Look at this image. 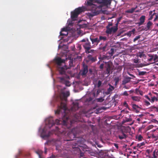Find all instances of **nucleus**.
<instances>
[{
  "instance_id": "obj_1",
  "label": "nucleus",
  "mask_w": 158,
  "mask_h": 158,
  "mask_svg": "<svg viewBox=\"0 0 158 158\" xmlns=\"http://www.w3.org/2000/svg\"><path fill=\"white\" fill-rule=\"evenodd\" d=\"M112 0H88L85 2L87 6H92L91 15L93 16L101 13L102 8L110 4Z\"/></svg>"
},
{
  "instance_id": "obj_2",
  "label": "nucleus",
  "mask_w": 158,
  "mask_h": 158,
  "mask_svg": "<svg viewBox=\"0 0 158 158\" xmlns=\"http://www.w3.org/2000/svg\"><path fill=\"white\" fill-rule=\"evenodd\" d=\"M54 62L57 65V69L60 74H65L66 71L69 68L64 65V66H61L62 64L65 63V60L62 59L58 57H55L54 59Z\"/></svg>"
},
{
  "instance_id": "obj_3",
  "label": "nucleus",
  "mask_w": 158,
  "mask_h": 158,
  "mask_svg": "<svg viewBox=\"0 0 158 158\" xmlns=\"http://www.w3.org/2000/svg\"><path fill=\"white\" fill-rule=\"evenodd\" d=\"M63 96L60 97V99L61 103L60 105H59L57 110L55 111V114H59L61 111V110H63L65 112L67 109L66 102L67 98L69 95V92H67L62 94Z\"/></svg>"
},
{
  "instance_id": "obj_4",
  "label": "nucleus",
  "mask_w": 158,
  "mask_h": 158,
  "mask_svg": "<svg viewBox=\"0 0 158 158\" xmlns=\"http://www.w3.org/2000/svg\"><path fill=\"white\" fill-rule=\"evenodd\" d=\"M82 8L79 7L75 9L71 13V19L73 20H76L78 17V16L83 11Z\"/></svg>"
},
{
  "instance_id": "obj_5",
  "label": "nucleus",
  "mask_w": 158,
  "mask_h": 158,
  "mask_svg": "<svg viewBox=\"0 0 158 158\" xmlns=\"http://www.w3.org/2000/svg\"><path fill=\"white\" fill-rule=\"evenodd\" d=\"M60 121L58 119H56L54 122L52 118H51L48 119L46 122V124L48 126V127L50 128L52 127L55 124L58 125L60 124Z\"/></svg>"
},
{
  "instance_id": "obj_6",
  "label": "nucleus",
  "mask_w": 158,
  "mask_h": 158,
  "mask_svg": "<svg viewBox=\"0 0 158 158\" xmlns=\"http://www.w3.org/2000/svg\"><path fill=\"white\" fill-rule=\"evenodd\" d=\"M148 96L145 95V97L148 99L149 101L151 103H153L155 101L157 102V100H156V99L155 96L154 95L153 93H149L148 94Z\"/></svg>"
},
{
  "instance_id": "obj_7",
  "label": "nucleus",
  "mask_w": 158,
  "mask_h": 158,
  "mask_svg": "<svg viewBox=\"0 0 158 158\" xmlns=\"http://www.w3.org/2000/svg\"><path fill=\"white\" fill-rule=\"evenodd\" d=\"M79 147L81 148V146H79L77 143L74 142L71 143L70 148L74 149V151H76L78 152L81 151V149Z\"/></svg>"
},
{
  "instance_id": "obj_8",
  "label": "nucleus",
  "mask_w": 158,
  "mask_h": 158,
  "mask_svg": "<svg viewBox=\"0 0 158 158\" xmlns=\"http://www.w3.org/2000/svg\"><path fill=\"white\" fill-rule=\"evenodd\" d=\"M106 33L107 34H111L112 33H115L118 30V28L114 27L113 26L111 27H106Z\"/></svg>"
},
{
  "instance_id": "obj_9",
  "label": "nucleus",
  "mask_w": 158,
  "mask_h": 158,
  "mask_svg": "<svg viewBox=\"0 0 158 158\" xmlns=\"http://www.w3.org/2000/svg\"><path fill=\"white\" fill-rule=\"evenodd\" d=\"M88 72V66L85 64L83 65V68L80 72V74L82 76H86Z\"/></svg>"
},
{
  "instance_id": "obj_10",
  "label": "nucleus",
  "mask_w": 158,
  "mask_h": 158,
  "mask_svg": "<svg viewBox=\"0 0 158 158\" xmlns=\"http://www.w3.org/2000/svg\"><path fill=\"white\" fill-rule=\"evenodd\" d=\"M75 129H73L71 132H69L68 134V136L70 137V139L69 140H67V141L69 140H72L75 137L76 135L75 133H74V131L75 130Z\"/></svg>"
},
{
  "instance_id": "obj_11",
  "label": "nucleus",
  "mask_w": 158,
  "mask_h": 158,
  "mask_svg": "<svg viewBox=\"0 0 158 158\" xmlns=\"http://www.w3.org/2000/svg\"><path fill=\"white\" fill-rule=\"evenodd\" d=\"M131 79V78L128 76H125L122 81V85H125L126 84L130 82Z\"/></svg>"
},
{
  "instance_id": "obj_12",
  "label": "nucleus",
  "mask_w": 158,
  "mask_h": 158,
  "mask_svg": "<svg viewBox=\"0 0 158 158\" xmlns=\"http://www.w3.org/2000/svg\"><path fill=\"white\" fill-rule=\"evenodd\" d=\"M86 51L89 50L91 48L90 43L89 42L88 40L87 39L86 43L83 45Z\"/></svg>"
},
{
  "instance_id": "obj_13",
  "label": "nucleus",
  "mask_w": 158,
  "mask_h": 158,
  "mask_svg": "<svg viewBox=\"0 0 158 158\" xmlns=\"http://www.w3.org/2000/svg\"><path fill=\"white\" fill-rule=\"evenodd\" d=\"M65 76V77H59V78L60 79V81L62 83H64V82H65V84L66 85H67L68 86H69V85H67V83H69V82L68 81H67L65 79V78H69V77L68 76H67L66 73L65 74H64Z\"/></svg>"
},
{
  "instance_id": "obj_14",
  "label": "nucleus",
  "mask_w": 158,
  "mask_h": 158,
  "mask_svg": "<svg viewBox=\"0 0 158 158\" xmlns=\"http://www.w3.org/2000/svg\"><path fill=\"white\" fill-rule=\"evenodd\" d=\"M90 40L92 44L94 45H97L98 43L100 42L99 39L98 37H95L94 38H90Z\"/></svg>"
},
{
  "instance_id": "obj_15",
  "label": "nucleus",
  "mask_w": 158,
  "mask_h": 158,
  "mask_svg": "<svg viewBox=\"0 0 158 158\" xmlns=\"http://www.w3.org/2000/svg\"><path fill=\"white\" fill-rule=\"evenodd\" d=\"M73 106L72 107V110L73 111H76L77 110L79 107L78 106V103L77 102H73Z\"/></svg>"
},
{
  "instance_id": "obj_16",
  "label": "nucleus",
  "mask_w": 158,
  "mask_h": 158,
  "mask_svg": "<svg viewBox=\"0 0 158 158\" xmlns=\"http://www.w3.org/2000/svg\"><path fill=\"white\" fill-rule=\"evenodd\" d=\"M87 58L89 61H91L92 62H94L97 60L96 57H94L91 55H89L87 56Z\"/></svg>"
},
{
  "instance_id": "obj_17",
  "label": "nucleus",
  "mask_w": 158,
  "mask_h": 158,
  "mask_svg": "<svg viewBox=\"0 0 158 158\" xmlns=\"http://www.w3.org/2000/svg\"><path fill=\"white\" fill-rule=\"evenodd\" d=\"M68 34L67 30L66 28H63L62 29L61 31L60 32V35H66Z\"/></svg>"
},
{
  "instance_id": "obj_18",
  "label": "nucleus",
  "mask_w": 158,
  "mask_h": 158,
  "mask_svg": "<svg viewBox=\"0 0 158 158\" xmlns=\"http://www.w3.org/2000/svg\"><path fill=\"white\" fill-rule=\"evenodd\" d=\"M107 44H106L102 46V44H101L100 45V47L99 48L100 50L102 51V52L106 51L108 49L107 47Z\"/></svg>"
},
{
  "instance_id": "obj_19",
  "label": "nucleus",
  "mask_w": 158,
  "mask_h": 158,
  "mask_svg": "<svg viewBox=\"0 0 158 158\" xmlns=\"http://www.w3.org/2000/svg\"><path fill=\"white\" fill-rule=\"evenodd\" d=\"M145 17L144 15H143L140 18L139 22L137 24L139 26H140L145 21Z\"/></svg>"
},
{
  "instance_id": "obj_20",
  "label": "nucleus",
  "mask_w": 158,
  "mask_h": 158,
  "mask_svg": "<svg viewBox=\"0 0 158 158\" xmlns=\"http://www.w3.org/2000/svg\"><path fill=\"white\" fill-rule=\"evenodd\" d=\"M118 138L120 139H123L127 138V136L122 131L121 133L118 135Z\"/></svg>"
},
{
  "instance_id": "obj_21",
  "label": "nucleus",
  "mask_w": 158,
  "mask_h": 158,
  "mask_svg": "<svg viewBox=\"0 0 158 158\" xmlns=\"http://www.w3.org/2000/svg\"><path fill=\"white\" fill-rule=\"evenodd\" d=\"M132 107L136 113L139 112V111L137 109V108H140V107L138 105L135 104H132Z\"/></svg>"
},
{
  "instance_id": "obj_22",
  "label": "nucleus",
  "mask_w": 158,
  "mask_h": 158,
  "mask_svg": "<svg viewBox=\"0 0 158 158\" xmlns=\"http://www.w3.org/2000/svg\"><path fill=\"white\" fill-rule=\"evenodd\" d=\"M152 22H151L150 21H149L148 23H147V29L146 28L143 29V28H142V29L143 30H145L147 31V30L150 29V27L152 25Z\"/></svg>"
},
{
  "instance_id": "obj_23",
  "label": "nucleus",
  "mask_w": 158,
  "mask_h": 158,
  "mask_svg": "<svg viewBox=\"0 0 158 158\" xmlns=\"http://www.w3.org/2000/svg\"><path fill=\"white\" fill-rule=\"evenodd\" d=\"M51 134V133L49 131L47 134H43L42 133L41 135V136L42 138L45 139L48 138L50 135Z\"/></svg>"
},
{
  "instance_id": "obj_24",
  "label": "nucleus",
  "mask_w": 158,
  "mask_h": 158,
  "mask_svg": "<svg viewBox=\"0 0 158 158\" xmlns=\"http://www.w3.org/2000/svg\"><path fill=\"white\" fill-rule=\"evenodd\" d=\"M131 98L133 101L139 102L140 101V98L137 96H132L131 97Z\"/></svg>"
},
{
  "instance_id": "obj_25",
  "label": "nucleus",
  "mask_w": 158,
  "mask_h": 158,
  "mask_svg": "<svg viewBox=\"0 0 158 158\" xmlns=\"http://www.w3.org/2000/svg\"><path fill=\"white\" fill-rule=\"evenodd\" d=\"M135 31V29H133L131 31H129L127 33L126 35L129 37L131 36L132 34H134Z\"/></svg>"
},
{
  "instance_id": "obj_26",
  "label": "nucleus",
  "mask_w": 158,
  "mask_h": 158,
  "mask_svg": "<svg viewBox=\"0 0 158 158\" xmlns=\"http://www.w3.org/2000/svg\"><path fill=\"white\" fill-rule=\"evenodd\" d=\"M99 59L100 60H108L109 59V57L105 55H103L102 56H100L99 57Z\"/></svg>"
},
{
  "instance_id": "obj_27",
  "label": "nucleus",
  "mask_w": 158,
  "mask_h": 158,
  "mask_svg": "<svg viewBox=\"0 0 158 158\" xmlns=\"http://www.w3.org/2000/svg\"><path fill=\"white\" fill-rule=\"evenodd\" d=\"M99 42L100 41L103 40V41H105L107 40V37L106 36H99L98 38Z\"/></svg>"
},
{
  "instance_id": "obj_28",
  "label": "nucleus",
  "mask_w": 158,
  "mask_h": 158,
  "mask_svg": "<svg viewBox=\"0 0 158 158\" xmlns=\"http://www.w3.org/2000/svg\"><path fill=\"white\" fill-rule=\"evenodd\" d=\"M148 56L149 57V58L148 59V61L153 63V55L149 54Z\"/></svg>"
},
{
  "instance_id": "obj_29",
  "label": "nucleus",
  "mask_w": 158,
  "mask_h": 158,
  "mask_svg": "<svg viewBox=\"0 0 158 158\" xmlns=\"http://www.w3.org/2000/svg\"><path fill=\"white\" fill-rule=\"evenodd\" d=\"M73 59H70L69 61V67H67L69 68L68 69H69L72 67L73 66Z\"/></svg>"
},
{
  "instance_id": "obj_30",
  "label": "nucleus",
  "mask_w": 158,
  "mask_h": 158,
  "mask_svg": "<svg viewBox=\"0 0 158 158\" xmlns=\"http://www.w3.org/2000/svg\"><path fill=\"white\" fill-rule=\"evenodd\" d=\"M153 11H150L149 12V15H151V16H150V18H149L148 20H151L153 18V16L156 14V13H154L153 14H152Z\"/></svg>"
},
{
  "instance_id": "obj_31",
  "label": "nucleus",
  "mask_w": 158,
  "mask_h": 158,
  "mask_svg": "<svg viewBox=\"0 0 158 158\" xmlns=\"http://www.w3.org/2000/svg\"><path fill=\"white\" fill-rule=\"evenodd\" d=\"M135 9V8H131L130 9L126 10L125 12L126 13H132L134 11Z\"/></svg>"
},
{
  "instance_id": "obj_32",
  "label": "nucleus",
  "mask_w": 158,
  "mask_h": 158,
  "mask_svg": "<svg viewBox=\"0 0 158 158\" xmlns=\"http://www.w3.org/2000/svg\"><path fill=\"white\" fill-rule=\"evenodd\" d=\"M153 63H154L158 61V56L157 55H153Z\"/></svg>"
},
{
  "instance_id": "obj_33",
  "label": "nucleus",
  "mask_w": 158,
  "mask_h": 158,
  "mask_svg": "<svg viewBox=\"0 0 158 158\" xmlns=\"http://www.w3.org/2000/svg\"><path fill=\"white\" fill-rule=\"evenodd\" d=\"M110 87L107 89V91L109 93L112 91L114 89V87L113 86H112L110 85Z\"/></svg>"
},
{
  "instance_id": "obj_34",
  "label": "nucleus",
  "mask_w": 158,
  "mask_h": 158,
  "mask_svg": "<svg viewBox=\"0 0 158 158\" xmlns=\"http://www.w3.org/2000/svg\"><path fill=\"white\" fill-rule=\"evenodd\" d=\"M114 49L113 48H111L110 51L108 52V53L110 55V56H113L114 52Z\"/></svg>"
},
{
  "instance_id": "obj_35",
  "label": "nucleus",
  "mask_w": 158,
  "mask_h": 158,
  "mask_svg": "<svg viewBox=\"0 0 158 158\" xmlns=\"http://www.w3.org/2000/svg\"><path fill=\"white\" fill-rule=\"evenodd\" d=\"M119 80L120 79L118 77H117L115 78L114 80L115 82V85H117L118 84Z\"/></svg>"
},
{
  "instance_id": "obj_36",
  "label": "nucleus",
  "mask_w": 158,
  "mask_h": 158,
  "mask_svg": "<svg viewBox=\"0 0 158 158\" xmlns=\"http://www.w3.org/2000/svg\"><path fill=\"white\" fill-rule=\"evenodd\" d=\"M151 109L153 110L154 111L158 112V107L154 106L151 107Z\"/></svg>"
},
{
  "instance_id": "obj_37",
  "label": "nucleus",
  "mask_w": 158,
  "mask_h": 158,
  "mask_svg": "<svg viewBox=\"0 0 158 158\" xmlns=\"http://www.w3.org/2000/svg\"><path fill=\"white\" fill-rule=\"evenodd\" d=\"M145 144L144 142H143L141 143H138L137 144V147H138V148H139L142 146L144 145Z\"/></svg>"
},
{
  "instance_id": "obj_38",
  "label": "nucleus",
  "mask_w": 158,
  "mask_h": 158,
  "mask_svg": "<svg viewBox=\"0 0 158 158\" xmlns=\"http://www.w3.org/2000/svg\"><path fill=\"white\" fill-rule=\"evenodd\" d=\"M146 73V72L144 71H138V75L139 76L144 75Z\"/></svg>"
},
{
  "instance_id": "obj_39",
  "label": "nucleus",
  "mask_w": 158,
  "mask_h": 158,
  "mask_svg": "<svg viewBox=\"0 0 158 158\" xmlns=\"http://www.w3.org/2000/svg\"><path fill=\"white\" fill-rule=\"evenodd\" d=\"M157 155H158L157 153H156V150H155L153 152V156L152 157V158H157Z\"/></svg>"
},
{
  "instance_id": "obj_40",
  "label": "nucleus",
  "mask_w": 158,
  "mask_h": 158,
  "mask_svg": "<svg viewBox=\"0 0 158 158\" xmlns=\"http://www.w3.org/2000/svg\"><path fill=\"white\" fill-rule=\"evenodd\" d=\"M146 65L145 64L141 63L140 64H138L137 65L136 67H142L143 66H146Z\"/></svg>"
},
{
  "instance_id": "obj_41",
  "label": "nucleus",
  "mask_w": 158,
  "mask_h": 158,
  "mask_svg": "<svg viewBox=\"0 0 158 158\" xmlns=\"http://www.w3.org/2000/svg\"><path fill=\"white\" fill-rule=\"evenodd\" d=\"M141 37V36L140 35H139L138 36H136L135 37V38L133 40V41L135 42L136 41L138 40Z\"/></svg>"
},
{
  "instance_id": "obj_42",
  "label": "nucleus",
  "mask_w": 158,
  "mask_h": 158,
  "mask_svg": "<svg viewBox=\"0 0 158 158\" xmlns=\"http://www.w3.org/2000/svg\"><path fill=\"white\" fill-rule=\"evenodd\" d=\"M123 105L125 107H126L128 109H129V106L126 102H124L123 103Z\"/></svg>"
},
{
  "instance_id": "obj_43",
  "label": "nucleus",
  "mask_w": 158,
  "mask_h": 158,
  "mask_svg": "<svg viewBox=\"0 0 158 158\" xmlns=\"http://www.w3.org/2000/svg\"><path fill=\"white\" fill-rule=\"evenodd\" d=\"M132 61L134 63H137L138 62L139 60L138 59H133L132 60Z\"/></svg>"
},
{
  "instance_id": "obj_44",
  "label": "nucleus",
  "mask_w": 158,
  "mask_h": 158,
  "mask_svg": "<svg viewBox=\"0 0 158 158\" xmlns=\"http://www.w3.org/2000/svg\"><path fill=\"white\" fill-rule=\"evenodd\" d=\"M154 94V95H155V96L156 97V100H157V101H158V93H156V92H153Z\"/></svg>"
},
{
  "instance_id": "obj_45",
  "label": "nucleus",
  "mask_w": 158,
  "mask_h": 158,
  "mask_svg": "<svg viewBox=\"0 0 158 158\" xmlns=\"http://www.w3.org/2000/svg\"><path fill=\"white\" fill-rule=\"evenodd\" d=\"M102 84V82L100 80L98 81L97 84V87L98 88L100 87L101 86Z\"/></svg>"
},
{
  "instance_id": "obj_46",
  "label": "nucleus",
  "mask_w": 158,
  "mask_h": 158,
  "mask_svg": "<svg viewBox=\"0 0 158 158\" xmlns=\"http://www.w3.org/2000/svg\"><path fill=\"white\" fill-rule=\"evenodd\" d=\"M131 121H132V119L130 118H126L125 121V122H130Z\"/></svg>"
},
{
  "instance_id": "obj_47",
  "label": "nucleus",
  "mask_w": 158,
  "mask_h": 158,
  "mask_svg": "<svg viewBox=\"0 0 158 158\" xmlns=\"http://www.w3.org/2000/svg\"><path fill=\"white\" fill-rule=\"evenodd\" d=\"M143 139V137L141 135H139L138 137V140L139 141L142 140V139Z\"/></svg>"
},
{
  "instance_id": "obj_48",
  "label": "nucleus",
  "mask_w": 158,
  "mask_h": 158,
  "mask_svg": "<svg viewBox=\"0 0 158 158\" xmlns=\"http://www.w3.org/2000/svg\"><path fill=\"white\" fill-rule=\"evenodd\" d=\"M93 98L91 97H89V98H87L86 99V101L88 102H90L92 101Z\"/></svg>"
},
{
  "instance_id": "obj_49",
  "label": "nucleus",
  "mask_w": 158,
  "mask_h": 158,
  "mask_svg": "<svg viewBox=\"0 0 158 158\" xmlns=\"http://www.w3.org/2000/svg\"><path fill=\"white\" fill-rule=\"evenodd\" d=\"M123 95L126 96H127L128 95V94L127 93V91H124L122 94Z\"/></svg>"
},
{
  "instance_id": "obj_50",
  "label": "nucleus",
  "mask_w": 158,
  "mask_h": 158,
  "mask_svg": "<svg viewBox=\"0 0 158 158\" xmlns=\"http://www.w3.org/2000/svg\"><path fill=\"white\" fill-rule=\"evenodd\" d=\"M155 15V19H154V21H156L158 19V14H157L156 13V14Z\"/></svg>"
},
{
  "instance_id": "obj_51",
  "label": "nucleus",
  "mask_w": 158,
  "mask_h": 158,
  "mask_svg": "<svg viewBox=\"0 0 158 158\" xmlns=\"http://www.w3.org/2000/svg\"><path fill=\"white\" fill-rule=\"evenodd\" d=\"M87 51L89 53H93L94 52V50L93 49H91V50H89V51Z\"/></svg>"
},
{
  "instance_id": "obj_52",
  "label": "nucleus",
  "mask_w": 158,
  "mask_h": 158,
  "mask_svg": "<svg viewBox=\"0 0 158 158\" xmlns=\"http://www.w3.org/2000/svg\"><path fill=\"white\" fill-rule=\"evenodd\" d=\"M111 67L110 64L109 63H107L106 64V68H111Z\"/></svg>"
},
{
  "instance_id": "obj_53",
  "label": "nucleus",
  "mask_w": 158,
  "mask_h": 158,
  "mask_svg": "<svg viewBox=\"0 0 158 158\" xmlns=\"http://www.w3.org/2000/svg\"><path fill=\"white\" fill-rule=\"evenodd\" d=\"M104 67V64H100L99 68L101 69H102Z\"/></svg>"
},
{
  "instance_id": "obj_54",
  "label": "nucleus",
  "mask_w": 158,
  "mask_h": 158,
  "mask_svg": "<svg viewBox=\"0 0 158 158\" xmlns=\"http://www.w3.org/2000/svg\"><path fill=\"white\" fill-rule=\"evenodd\" d=\"M98 102H101L103 101V99H102V98H99L98 99Z\"/></svg>"
},
{
  "instance_id": "obj_55",
  "label": "nucleus",
  "mask_w": 158,
  "mask_h": 158,
  "mask_svg": "<svg viewBox=\"0 0 158 158\" xmlns=\"http://www.w3.org/2000/svg\"><path fill=\"white\" fill-rule=\"evenodd\" d=\"M111 68H106V71L107 74H109L110 73V70Z\"/></svg>"
},
{
  "instance_id": "obj_56",
  "label": "nucleus",
  "mask_w": 158,
  "mask_h": 158,
  "mask_svg": "<svg viewBox=\"0 0 158 158\" xmlns=\"http://www.w3.org/2000/svg\"><path fill=\"white\" fill-rule=\"evenodd\" d=\"M145 102L146 104V105L147 106H148L149 105H150V103L149 102H148L147 101H145Z\"/></svg>"
},
{
  "instance_id": "obj_57",
  "label": "nucleus",
  "mask_w": 158,
  "mask_h": 158,
  "mask_svg": "<svg viewBox=\"0 0 158 158\" xmlns=\"http://www.w3.org/2000/svg\"><path fill=\"white\" fill-rule=\"evenodd\" d=\"M114 146H115L116 148L117 149L118 148V146L117 144L114 143Z\"/></svg>"
},
{
  "instance_id": "obj_58",
  "label": "nucleus",
  "mask_w": 158,
  "mask_h": 158,
  "mask_svg": "<svg viewBox=\"0 0 158 158\" xmlns=\"http://www.w3.org/2000/svg\"><path fill=\"white\" fill-rule=\"evenodd\" d=\"M112 23H109L108 25L106 26V27H108V28H110V26H112Z\"/></svg>"
},
{
  "instance_id": "obj_59",
  "label": "nucleus",
  "mask_w": 158,
  "mask_h": 158,
  "mask_svg": "<svg viewBox=\"0 0 158 158\" xmlns=\"http://www.w3.org/2000/svg\"><path fill=\"white\" fill-rule=\"evenodd\" d=\"M128 74L130 76L133 77V78L135 77V76H134L133 75L131 74L130 73H128Z\"/></svg>"
},
{
  "instance_id": "obj_60",
  "label": "nucleus",
  "mask_w": 158,
  "mask_h": 158,
  "mask_svg": "<svg viewBox=\"0 0 158 158\" xmlns=\"http://www.w3.org/2000/svg\"><path fill=\"white\" fill-rule=\"evenodd\" d=\"M100 93V90L99 89H98L97 90L96 94H97V95H98Z\"/></svg>"
},
{
  "instance_id": "obj_61",
  "label": "nucleus",
  "mask_w": 158,
  "mask_h": 158,
  "mask_svg": "<svg viewBox=\"0 0 158 158\" xmlns=\"http://www.w3.org/2000/svg\"><path fill=\"white\" fill-rule=\"evenodd\" d=\"M119 23H118V22H117V23L115 24V26H113L114 27H117V28H118V24Z\"/></svg>"
},
{
  "instance_id": "obj_62",
  "label": "nucleus",
  "mask_w": 158,
  "mask_h": 158,
  "mask_svg": "<svg viewBox=\"0 0 158 158\" xmlns=\"http://www.w3.org/2000/svg\"><path fill=\"white\" fill-rule=\"evenodd\" d=\"M66 123H67V122H66V121H65V120H63V123L64 124V125H66Z\"/></svg>"
},
{
  "instance_id": "obj_63",
  "label": "nucleus",
  "mask_w": 158,
  "mask_h": 158,
  "mask_svg": "<svg viewBox=\"0 0 158 158\" xmlns=\"http://www.w3.org/2000/svg\"><path fill=\"white\" fill-rule=\"evenodd\" d=\"M123 88L127 89H129L128 87H127L126 85H125L124 86Z\"/></svg>"
},
{
  "instance_id": "obj_64",
  "label": "nucleus",
  "mask_w": 158,
  "mask_h": 158,
  "mask_svg": "<svg viewBox=\"0 0 158 158\" xmlns=\"http://www.w3.org/2000/svg\"><path fill=\"white\" fill-rule=\"evenodd\" d=\"M129 92L131 93H133L134 92V90L133 89H132V90H130L129 91Z\"/></svg>"
}]
</instances>
